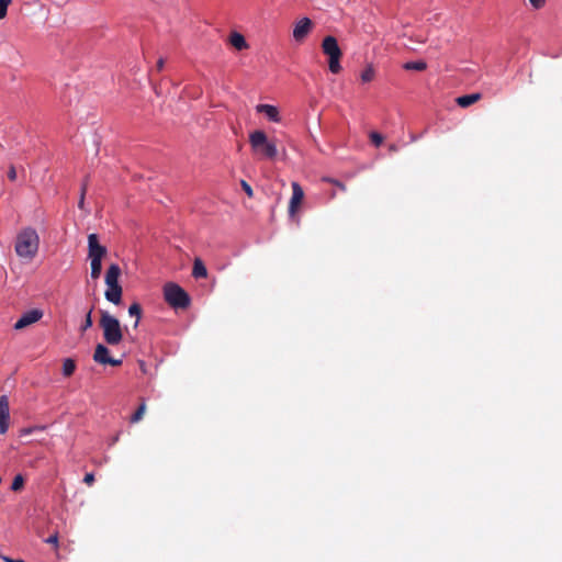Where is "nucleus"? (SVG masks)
I'll use <instances>...</instances> for the list:
<instances>
[{"mask_svg": "<svg viewBox=\"0 0 562 562\" xmlns=\"http://www.w3.org/2000/svg\"><path fill=\"white\" fill-rule=\"evenodd\" d=\"M249 144L252 155L258 159L274 160L278 156L277 139L269 138L261 130L249 134Z\"/></svg>", "mask_w": 562, "mask_h": 562, "instance_id": "obj_1", "label": "nucleus"}, {"mask_svg": "<svg viewBox=\"0 0 562 562\" xmlns=\"http://www.w3.org/2000/svg\"><path fill=\"white\" fill-rule=\"evenodd\" d=\"M40 236L33 227L23 228L15 239L14 249L20 258L32 260L38 252Z\"/></svg>", "mask_w": 562, "mask_h": 562, "instance_id": "obj_2", "label": "nucleus"}, {"mask_svg": "<svg viewBox=\"0 0 562 562\" xmlns=\"http://www.w3.org/2000/svg\"><path fill=\"white\" fill-rule=\"evenodd\" d=\"M100 327L103 330V338L106 344L116 346L122 341L123 333L120 321L106 311H101Z\"/></svg>", "mask_w": 562, "mask_h": 562, "instance_id": "obj_3", "label": "nucleus"}, {"mask_svg": "<svg viewBox=\"0 0 562 562\" xmlns=\"http://www.w3.org/2000/svg\"><path fill=\"white\" fill-rule=\"evenodd\" d=\"M164 299L173 308L184 310L190 305L189 294L177 283L168 282L164 286Z\"/></svg>", "mask_w": 562, "mask_h": 562, "instance_id": "obj_4", "label": "nucleus"}, {"mask_svg": "<svg viewBox=\"0 0 562 562\" xmlns=\"http://www.w3.org/2000/svg\"><path fill=\"white\" fill-rule=\"evenodd\" d=\"M322 49L328 56V68L333 74H339L341 70L340 58L342 52L334 36H326L322 43Z\"/></svg>", "mask_w": 562, "mask_h": 562, "instance_id": "obj_5", "label": "nucleus"}, {"mask_svg": "<svg viewBox=\"0 0 562 562\" xmlns=\"http://www.w3.org/2000/svg\"><path fill=\"white\" fill-rule=\"evenodd\" d=\"M108 250L99 243L97 234L92 233L88 236V258L89 259H103Z\"/></svg>", "mask_w": 562, "mask_h": 562, "instance_id": "obj_6", "label": "nucleus"}, {"mask_svg": "<svg viewBox=\"0 0 562 562\" xmlns=\"http://www.w3.org/2000/svg\"><path fill=\"white\" fill-rule=\"evenodd\" d=\"M42 317H43V312L38 308L27 311L14 324V329H16V330L23 329V328L38 322Z\"/></svg>", "mask_w": 562, "mask_h": 562, "instance_id": "obj_7", "label": "nucleus"}, {"mask_svg": "<svg viewBox=\"0 0 562 562\" xmlns=\"http://www.w3.org/2000/svg\"><path fill=\"white\" fill-rule=\"evenodd\" d=\"M312 27H313V23H312L311 19L302 18L294 25L293 33H292L293 38L296 42H300V43L303 42L304 38L308 35V33L312 31Z\"/></svg>", "mask_w": 562, "mask_h": 562, "instance_id": "obj_8", "label": "nucleus"}, {"mask_svg": "<svg viewBox=\"0 0 562 562\" xmlns=\"http://www.w3.org/2000/svg\"><path fill=\"white\" fill-rule=\"evenodd\" d=\"M292 196L289 203V214L293 216L297 209L300 207L303 199H304V191L302 187L297 182H292Z\"/></svg>", "mask_w": 562, "mask_h": 562, "instance_id": "obj_9", "label": "nucleus"}, {"mask_svg": "<svg viewBox=\"0 0 562 562\" xmlns=\"http://www.w3.org/2000/svg\"><path fill=\"white\" fill-rule=\"evenodd\" d=\"M10 407L7 395L0 396V434L3 435L9 428Z\"/></svg>", "mask_w": 562, "mask_h": 562, "instance_id": "obj_10", "label": "nucleus"}, {"mask_svg": "<svg viewBox=\"0 0 562 562\" xmlns=\"http://www.w3.org/2000/svg\"><path fill=\"white\" fill-rule=\"evenodd\" d=\"M258 113L265 114L271 122H280V114L277 106L271 104H258L256 106Z\"/></svg>", "mask_w": 562, "mask_h": 562, "instance_id": "obj_11", "label": "nucleus"}, {"mask_svg": "<svg viewBox=\"0 0 562 562\" xmlns=\"http://www.w3.org/2000/svg\"><path fill=\"white\" fill-rule=\"evenodd\" d=\"M121 276V268L116 263H112L105 272L106 285H120L119 278Z\"/></svg>", "mask_w": 562, "mask_h": 562, "instance_id": "obj_12", "label": "nucleus"}, {"mask_svg": "<svg viewBox=\"0 0 562 562\" xmlns=\"http://www.w3.org/2000/svg\"><path fill=\"white\" fill-rule=\"evenodd\" d=\"M104 295L109 302L117 305L122 301V286L121 285H106Z\"/></svg>", "mask_w": 562, "mask_h": 562, "instance_id": "obj_13", "label": "nucleus"}, {"mask_svg": "<svg viewBox=\"0 0 562 562\" xmlns=\"http://www.w3.org/2000/svg\"><path fill=\"white\" fill-rule=\"evenodd\" d=\"M228 43L237 50H244L249 47L246 38L239 32H232L228 36Z\"/></svg>", "mask_w": 562, "mask_h": 562, "instance_id": "obj_14", "label": "nucleus"}, {"mask_svg": "<svg viewBox=\"0 0 562 562\" xmlns=\"http://www.w3.org/2000/svg\"><path fill=\"white\" fill-rule=\"evenodd\" d=\"M110 351L108 347H105L102 344L97 345L94 353H93V360L100 364H106V360L111 359Z\"/></svg>", "mask_w": 562, "mask_h": 562, "instance_id": "obj_15", "label": "nucleus"}, {"mask_svg": "<svg viewBox=\"0 0 562 562\" xmlns=\"http://www.w3.org/2000/svg\"><path fill=\"white\" fill-rule=\"evenodd\" d=\"M481 98H482L481 93L464 94V95L458 97L456 102L461 108H468V106L472 105L473 103L477 102L479 100H481Z\"/></svg>", "mask_w": 562, "mask_h": 562, "instance_id": "obj_16", "label": "nucleus"}, {"mask_svg": "<svg viewBox=\"0 0 562 562\" xmlns=\"http://www.w3.org/2000/svg\"><path fill=\"white\" fill-rule=\"evenodd\" d=\"M192 276L195 279H202L207 277V269L204 262L200 258H195L193 262Z\"/></svg>", "mask_w": 562, "mask_h": 562, "instance_id": "obj_17", "label": "nucleus"}, {"mask_svg": "<svg viewBox=\"0 0 562 562\" xmlns=\"http://www.w3.org/2000/svg\"><path fill=\"white\" fill-rule=\"evenodd\" d=\"M91 272L90 276L93 280H98L102 272V259H89Z\"/></svg>", "mask_w": 562, "mask_h": 562, "instance_id": "obj_18", "label": "nucleus"}, {"mask_svg": "<svg viewBox=\"0 0 562 562\" xmlns=\"http://www.w3.org/2000/svg\"><path fill=\"white\" fill-rule=\"evenodd\" d=\"M128 314L131 316H135L136 317V321H135V324H134V327H137L138 326V323H139V319L142 317V306L138 304V303H133L130 307H128Z\"/></svg>", "mask_w": 562, "mask_h": 562, "instance_id": "obj_19", "label": "nucleus"}, {"mask_svg": "<svg viewBox=\"0 0 562 562\" xmlns=\"http://www.w3.org/2000/svg\"><path fill=\"white\" fill-rule=\"evenodd\" d=\"M76 370V363L72 359L68 358L66 360H64V363H63V374L65 376H70L74 374Z\"/></svg>", "mask_w": 562, "mask_h": 562, "instance_id": "obj_20", "label": "nucleus"}, {"mask_svg": "<svg viewBox=\"0 0 562 562\" xmlns=\"http://www.w3.org/2000/svg\"><path fill=\"white\" fill-rule=\"evenodd\" d=\"M427 67L426 63L425 61H408L404 65V68L406 70H417V71H423L425 70Z\"/></svg>", "mask_w": 562, "mask_h": 562, "instance_id": "obj_21", "label": "nucleus"}, {"mask_svg": "<svg viewBox=\"0 0 562 562\" xmlns=\"http://www.w3.org/2000/svg\"><path fill=\"white\" fill-rule=\"evenodd\" d=\"M146 412V404L142 402L136 412L131 416V423H138Z\"/></svg>", "mask_w": 562, "mask_h": 562, "instance_id": "obj_22", "label": "nucleus"}, {"mask_svg": "<svg viewBox=\"0 0 562 562\" xmlns=\"http://www.w3.org/2000/svg\"><path fill=\"white\" fill-rule=\"evenodd\" d=\"M24 486V477L21 474L14 476L13 482L11 484V490L14 492H19Z\"/></svg>", "mask_w": 562, "mask_h": 562, "instance_id": "obj_23", "label": "nucleus"}, {"mask_svg": "<svg viewBox=\"0 0 562 562\" xmlns=\"http://www.w3.org/2000/svg\"><path fill=\"white\" fill-rule=\"evenodd\" d=\"M92 311H93V307H91L87 314H86V317H85V322L83 324L81 325L80 327V330L83 333L86 331L88 328H90L92 326Z\"/></svg>", "mask_w": 562, "mask_h": 562, "instance_id": "obj_24", "label": "nucleus"}, {"mask_svg": "<svg viewBox=\"0 0 562 562\" xmlns=\"http://www.w3.org/2000/svg\"><path fill=\"white\" fill-rule=\"evenodd\" d=\"M373 78H374V70L371 66H369L361 72V80L363 82H370Z\"/></svg>", "mask_w": 562, "mask_h": 562, "instance_id": "obj_25", "label": "nucleus"}, {"mask_svg": "<svg viewBox=\"0 0 562 562\" xmlns=\"http://www.w3.org/2000/svg\"><path fill=\"white\" fill-rule=\"evenodd\" d=\"M11 0H0V20L5 18Z\"/></svg>", "mask_w": 562, "mask_h": 562, "instance_id": "obj_26", "label": "nucleus"}, {"mask_svg": "<svg viewBox=\"0 0 562 562\" xmlns=\"http://www.w3.org/2000/svg\"><path fill=\"white\" fill-rule=\"evenodd\" d=\"M370 139L375 146H380L383 143V136L378 132H372Z\"/></svg>", "mask_w": 562, "mask_h": 562, "instance_id": "obj_27", "label": "nucleus"}, {"mask_svg": "<svg viewBox=\"0 0 562 562\" xmlns=\"http://www.w3.org/2000/svg\"><path fill=\"white\" fill-rule=\"evenodd\" d=\"M86 191H87V182L85 181L82 187H81V195H80V200H79V203H78V206L80 209L83 207Z\"/></svg>", "mask_w": 562, "mask_h": 562, "instance_id": "obj_28", "label": "nucleus"}, {"mask_svg": "<svg viewBox=\"0 0 562 562\" xmlns=\"http://www.w3.org/2000/svg\"><path fill=\"white\" fill-rule=\"evenodd\" d=\"M241 188L249 198L254 195L251 187L245 180H241Z\"/></svg>", "mask_w": 562, "mask_h": 562, "instance_id": "obj_29", "label": "nucleus"}, {"mask_svg": "<svg viewBox=\"0 0 562 562\" xmlns=\"http://www.w3.org/2000/svg\"><path fill=\"white\" fill-rule=\"evenodd\" d=\"M529 2L535 9H541L544 5L546 0H529Z\"/></svg>", "mask_w": 562, "mask_h": 562, "instance_id": "obj_30", "label": "nucleus"}, {"mask_svg": "<svg viewBox=\"0 0 562 562\" xmlns=\"http://www.w3.org/2000/svg\"><path fill=\"white\" fill-rule=\"evenodd\" d=\"M83 482H85L87 485L91 486V485L93 484V482H94V475H93V473H87V474L85 475V477H83Z\"/></svg>", "mask_w": 562, "mask_h": 562, "instance_id": "obj_31", "label": "nucleus"}, {"mask_svg": "<svg viewBox=\"0 0 562 562\" xmlns=\"http://www.w3.org/2000/svg\"><path fill=\"white\" fill-rule=\"evenodd\" d=\"M328 182L335 184L337 188H339L341 191H346V186L338 181V180H335V179H327Z\"/></svg>", "mask_w": 562, "mask_h": 562, "instance_id": "obj_32", "label": "nucleus"}, {"mask_svg": "<svg viewBox=\"0 0 562 562\" xmlns=\"http://www.w3.org/2000/svg\"><path fill=\"white\" fill-rule=\"evenodd\" d=\"M8 178L11 180V181H14L16 179V170L14 168V166H11L9 168V171H8Z\"/></svg>", "mask_w": 562, "mask_h": 562, "instance_id": "obj_33", "label": "nucleus"}, {"mask_svg": "<svg viewBox=\"0 0 562 562\" xmlns=\"http://www.w3.org/2000/svg\"><path fill=\"white\" fill-rule=\"evenodd\" d=\"M106 364H110L112 367H119L122 364V360L121 359H114L111 357V359H108L106 360Z\"/></svg>", "mask_w": 562, "mask_h": 562, "instance_id": "obj_34", "label": "nucleus"}, {"mask_svg": "<svg viewBox=\"0 0 562 562\" xmlns=\"http://www.w3.org/2000/svg\"><path fill=\"white\" fill-rule=\"evenodd\" d=\"M46 542L56 546L58 542V536L56 533L52 535L50 537L47 538Z\"/></svg>", "mask_w": 562, "mask_h": 562, "instance_id": "obj_35", "label": "nucleus"}, {"mask_svg": "<svg viewBox=\"0 0 562 562\" xmlns=\"http://www.w3.org/2000/svg\"><path fill=\"white\" fill-rule=\"evenodd\" d=\"M0 559L4 562H24L23 560H15L3 554H0Z\"/></svg>", "mask_w": 562, "mask_h": 562, "instance_id": "obj_36", "label": "nucleus"}, {"mask_svg": "<svg viewBox=\"0 0 562 562\" xmlns=\"http://www.w3.org/2000/svg\"><path fill=\"white\" fill-rule=\"evenodd\" d=\"M164 65H165V60L162 58H159L157 64H156L157 70L158 71L162 70Z\"/></svg>", "mask_w": 562, "mask_h": 562, "instance_id": "obj_37", "label": "nucleus"}, {"mask_svg": "<svg viewBox=\"0 0 562 562\" xmlns=\"http://www.w3.org/2000/svg\"><path fill=\"white\" fill-rule=\"evenodd\" d=\"M390 150L391 151H396L397 150L396 145H394V144L390 145Z\"/></svg>", "mask_w": 562, "mask_h": 562, "instance_id": "obj_38", "label": "nucleus"}, {"mask_svg": "<svg viewBox=\"0 0 562 562\" xmlns=\"http://www.w3.org/2000/svg\"><path fill=\"white\" fill-rule=\"evenodd\" d=\"M119 440V437H113V443L116 442Z\"/></svg>", "mask_w": 562, "mask_h": 562, "instance_id": "obj_39", "label": "nucleus"}]
</instances>
